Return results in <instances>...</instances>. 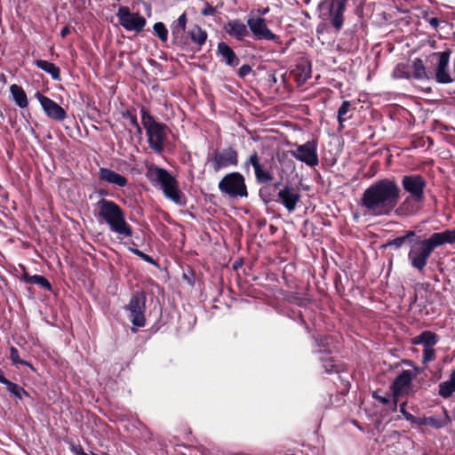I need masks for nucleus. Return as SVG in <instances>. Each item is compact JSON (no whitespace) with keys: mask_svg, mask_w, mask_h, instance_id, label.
<instances>
[{"mask_svg":"<svg viewBox=\"0 0 455 455\" xmlns=\"http://www.w3.org/2000/svg\"><path fill=\"white\" fill-rule=\"evenodd\" d=\"M451 50L443 44L441 51L428 53V63L435 73V79L439 84H450L454 81L449 70Z\"/></svg>","mask_w":455,"mask_h":455,"instance_id":"obj_6","label":"nucleus"},{"mask_svg":"<svg viewBox=\"0 0 455 455\" xmlns=\"http://www.w3.org/2000/svg\"><path fill=\"white\" fill-rule=\"evenodd\" d=\"M226 32L238 40L248 35L246 25L238 20L229 21L225 27Z\"/></svg>","mask_w":455,"mask_h":455,"instance_id":"obj_22","label":"nucleus"},{"mask_svg":"<svg viewBox=\"0 0 455 455\" xmlns=\"http://www.w3.org/2000/svg\"><path fill=\"white\" fill-rule=\"evenodd\" d=\"M455 392V371L451 374L450 379L439 385V395L447 398Z\"/></svg>","mask_w":455,"mask_h":455,"instance_id":"obj_26","label":"nucleus"},{"mask_svg":"<svg viewBox=\"0 0 455 455\" xmlns=\"http://www.w3.org/2000/svg\"><path fill=\"white\" fill-rule=\"evenodd\" d=\"M405 243L411 244L409 259L411 265L422 270L427 262V237L425 235H417L415 231H409L405 235L397 237L388 243L395 248H400Z\"/></svg>","mask_w":455,"mask_h":455,"instance_id":"obj_4","label":"nucleus"},{"mask_svg":"<svg viewBox=\"0 0 455 455\" xmlns=\"http://www.w3.org/2000/svg\"><path fill=\"white\" fill-rule=\"evenodd\" d=\"M347 0H332L330 7L331 22L339 30L343 26V14Z\"/></svg>","mask_w":455,"mask_h":455,"instance_id":"obj_19","label":"nucleus"},{"mask_svg":"<svg viewBox=\"0 0 455 455\" xmlns=\"http://www.w3.org/2000/svg\"><path fill=\"white\" fill-rule=\"evenodd\" d=\"M147 178L155 186H160L164 196L178 205H185L186 199L179 189V183L165 169L150 166L147 170Z\"/></svg>","mask_w":455,"mask_h":455,"instance_id":"obj_3","label":"nucleus"},{"mask_svg":"<svg viewBox=\"0 0 455 455\" xmlns=\"http://www.w3.org/2000/svg\"><path fill=\"white\" fill-rule=\"evenodd\" d=\"M427 141H428V148H429L433 144V140L430 137H428Z\"/></svg>","mask_w":455,"mask_h":455,"instance_id":"obj_53","label":"nucleus"},{"mask_svg":"<svg viewBox=\"0 0 455 455\" xmlns=\"http://www.w3.org/2000/svg\"><path fill=\"white\" fill-rule=\"evenodd\" d=\"M430 164H432V161L428 159L427 164L429 165Z\"/></svg>","mask_w":455,"mask_h":455,"instance_id":"obj_58","label":"nucleus"},{"mask_svg":"<svg viewBox=\"0 0 455 455\" xmlns=\"http://www.w3.org/2000/svg\"><path fill=\"white\" fill-rule=\"evenodd\" d=\"M423 292H424V286H423V284H417L416 288H415L416 298H418L419 296L423 298Z\"/></svg>","mask_w":455,"mask_h":455,"instance_id":"obj_45","label":"nucleus"},{"mask_svg":"<svg viewBox=\"0 0 455 455\" xmlns=\"http://www.w3.org/2000/svg\"><path fill=\"white\" fill-rule=\"evenodd\" d=\"M404 407H405V403H402L401 405H400V411L403 414H405V411H404Z\"/></svg>","mask_w":455,"mask_h":455,"instance_id":"obj_52","label":"nucleus"},{"mask_svg":"<svg viewBox=\"0 0 455 455\" xmlns=\"http://www.w3.org/2000/svg\"><path fill=\"white\" fill-rule=\"evenodd\" d=\"M438 340L439 337L435 333L428 331V347H433L438 342Z\"/></svg>","mask_w":455,"mask_h":455,"instance_id":"obj_41","label":"nucleus"},{"mask_svg":"<svg viewBox=\"0 0 455 455\" xmlns=\"http://www.w3.org/2000/svg\"><path fill=\"white\" fill-rule=\"evenodd\" d=\"M10 92L16 102V104L21 108H24L28 106V98L24 92V90L17 85V84H12L10 87Z\"/></svg>","mask_w":455,"mask_h":455,"instance_id":"obj_25","label":"nucleus"},{"mask_svg":"<svg viewBox=\"0 0 455 455\" xmlns=\"http://www.w3.org/2000/svg\"><path fill=\"white\" fill-rule=\"evenodd\" d=\"M216 12L214 7L210 4H206V6L202 10V14L204 16L213 15Z\"/></svg>","mask_w":455,"mask_h":455,"instance_id":"obj_42","label":"nucleus"},{"mask_svg":"<svg viewBox=\"0 0 455 455\" xmlns=\"http://www.w3.org/2000/svg\"><path fill=\"white\" fill-rule=\"evenodd\" d=\"M431 200L433 202L434 204H436V198L433 196H430V198H428V201ZM430 207V203L428 202V208Z\"/></svg>","mask_w":455,"mask_h":455,"instance_id":"obj_50","label":"nucleus"},{"mask_svg":"<svg viewBox=\"0 0 455 455\" xmlns=\"http://www.w3.org/2000/svg\"><path fill=\"white\" fill-rule=\"evenodd\" d=\"M132 251L140 257L143 260L154 264V259L148 254H145L143 251L138 250V249H132Z\"/></svg>","mask_w":455,"mask_h":455,"instance_id":"obj_39","label":"nucleus"},{"mask_svg":"<svg viewBox=\"0 0 455 455\" xmlns=\"http://www.w3.org/2000/svg\"><path fill=\"white\" fill-rule=\"evenodd\" d=\"M455 243V228L434 233L428 237V256L435 248Z\"/></svg>","mask_w":455,"mask_h":455,"instance_id":"obj_18","label":"nucleus"},{"mask_svg":"<svg viewBox=\"0 0 455 455\" xmlns=\"http://www.w3.org/2000/svg\"><path fill=\"white\" fill-rule=\"evenodd\" d=\"M310 0H304L306 4H308Z\"/></svg>","mask_w":455,"mask_h":455,"instance_id":"obj_57","label":"nucleus"},{"mask_svg":"<svg viewBox=\"0 0 455 455\" xmlns=\"http://www.w3.org/2000/svg\"><path fill=\"white\" fill-rule=\"evenodd\" d=\"M142 124L146 130L149 147L156 153H161L169 132L168 127L155 120L148 111L141 108Z\"/></svg>","mask_w":455,"mask_h":455,"instance_id":"obj_5","label":"nucleus"},{"mask_svg":"<svg viewBox=\"0 0 455 455\" xmlns=\"http://www.w3.org/2000/svg\"><path fill=\"white\" fill-rule=\"evenodd\" d=\"M436 123H437L436 121H435V122L433 123V130H435V129H436V126H435V124H436Z\"/></svg>","mask_w":455,"mask_h":455,"instance_id":"obj_54","label":"nucleus"},{"mask_svg":"<svg viewBox=\"0 0 455 455\" xmlns=\"http://www.w3.org/2000/svg\"><path fill=\"white\" fill-rule=\"evenodd\" d=\"M4 385L7 391L19 400H21L23 395H28L27 391H25L20 386L10 381L9 379Z\"/></svg>","mask_w":455,"mask_h":455,"instance_id":"obj_31","label":"nucleus"},{"mask_svg":"<svg viewBox=\"0 0 455 455\" xmlns=\"http://www.w3.org/2000/svg\"><path fill=\"white\" fill-rule=\"evenodd\" d=\"M428 23L436 31H438L439 27H441V28H444L448 26V23L445 20L441 21L437 18H431L430 20H428Z\"/></svg>","mask_w":455,"mask_h":455,"instance_id":"obj_38","label":"nucleus"},{"mask_svg":"<svg viewBox=\"0 0 455 455\" xmlns=\"http://www.w3.org/2000/svg\"><path fill=\"white\" fill-rule=\"evenodd\" d=\"M116 17L119 24L127 31H134L135 33H140L146 24V19L139 12H132L130 8L127 6H121L117 12Z\"/></svg>","mask_w":455,"mask_h":455,"instance_id":"obj_11","label":"nucleus"},{"mask_svg":"<svg viewBox=\"0 0 455 455\" xmlns=\"http://www.w3.org/2000/svg\"><path fill=\"white\" fill-rule=\"evenodd\" d=\"M435 359V351L432 347H428V363Z\"/></svg>","mask_w":455,"mask_h":455,"instance_id":"obj_46","label":"nucleus"},{"mask_svg":"<svg viewBox=\"0 0 455 455\" xmlns=\"http://www.w3.org/2000/svg\"><path fill=\"white\" fill-rule=\"evenodd\" d=\"M146 299L145 291H137L132 294L129 304L125 306V309L130 313L131 322L134 326L143 327L146 324Z\"/></svg>","mask_w":455,"mask_h":455,"instance_id":"obj_9","label":"nucleus"},{"mask_svg":"<svg viewBox=\"0 0 455 455\" xmlns=\"http://www.w3.org/2000/svg\"><path fill=\"white\" fill-rule=\"evenodd\" d=\"M212 170L217 172L228 166H235L238 164L237 151L229 147L221 150H215L208 160Z\"/></svg>","mask_w":455,"mask_h":455,"instance_id":"obj_12","label":"nucleus"},{"mask_svg":"<svg viewBox=\"0 0 455 455\" xmlns=\"http://www.w3.org/2000/svg\"><path fill=\"white\" fill-rule=\"evenodd\" d=\"M218 52L225 60L227 65L234 67L238 64V58L234 51L227 44L221 42L218 44Z\"/></svg>","mask_w":455,"mask_h":455,"instance_id":"obj_23","label":"nucleus"},{"mask_svg":"<svg viewBox=\"0 0 455 455\" xmlns=\"http://www.w3.org/2000/svg\"><path fill=\"white\" fill-rule=\"evenodd\" d=\"M399 198L400 188L395 180L383 179L364 190L361 204L372 215H387L395 209Z\"/></svg>","mask_w":455,"mask_h":455,"instance_id":"obj_1","label":"nucleus"},{"mask_svg":"<svg viewBox=\"0 0 455 455\" xmlns=\"http://www.w3.org/2000/svg\"><path fill=\"white\" fill-rule=\"evenodd\" d=\"M401 183L409 196L404 200L400 210L407 207L411 202L420 203L424 200L426 180L422 176L419 174L405 175L402 178Z\"/></svg>","mask_w":455,"mask_h":455,"instance_id":"obj_7","label":"nucleus"},{"mask_svg":"<svg viewBox=\"0 0 455 455\" xmlns=\"http://www.w3.org/2000/svg\"><path fill=\"white\" fill-rule=\"evenodd\" d=\"M454 37H455V31H454Z\"/></svg>","mask_w":455,"mask_h":455,"instance_id":"obj_59","label":"nucleus"},{"mask_svg":"<svg viewBox=\"0 0 455 455\" xmlns=\"http://www.w3.org/2000/svg\"><path fill=\"white\" fill-rule=\"evenodd\" d=\"M427 44L430 45L431 48L438 49L439 47L436 45V42L435 40H431L428 38Z\"/></svg>","mask_w":455,"mask_h":455,"instance_id":"obj_49","label":"nucleus"},{"mask_svg":"<svg viewBox=\"0 0 455 455\" xmlns=\"http://www.w3.org/2000/svg\"><path fill=\"white\" fill-rule=\"evenodd\" d=\"M443 303V297L440 291V289H435L434 287V291H428V304H434L431 307V311L433 314H436L438 309L436 306H442Z\"/></svg>","mask_w":455,"mask_h":455,"instance_id":"obj_29","label":"nucleus"},{"mask_svg":"<svg viewBox=\"0 0 455 455\" xmlns=\"http://www.w3.org/2000/svg\"><path fill=\"white\" fill-rule=\"evenodd\" d=\"M32 275H29L28 274H25L24 275V280L26 281V283H31V282L29 281V278L31 277Z\"/></svg>","mask_w":455,"mask_h":455,"instance_id":"obj_51","label":"nucleus"},{"mask_svg":"<svg viewBox=\"0 0 455 455\" xmlns=\"http://www.w3.org/2000/svg\"><path fill=\"white\" fill-rule=\"evenodd\" d=\"M414 344H421L423 346L422 350V362L427 363V331H422L419 336L413 339Z\"/></svg>","mask_w":455,"mask_h":455,"instance_id":"obj_33","label":"nucleus"},{"mask_svg":"<svg viewBox=\"0 0 455 455\" xmlns=\"http://www.w3.org/2000/svg\"><path fill=\"white\" fill-rule=\"evenodd\" d=\"M80 455H88V454H87V453H85V452H84V451L81 450Z\"/></svg>","mask_w":455,"mask_h":455,"instance_id":"obj_56","label":"nucleus"},{"mask_svg":"<svg viewBox=\"0 0 455 455\" xmlns=\"http://www.w3.org/2000/svg\"><path fill=\"white\" fill-rule=\"evenodd\" d=\"M130 122H131V124L133 125L139 133H141V128L140 127L139 124H138V121H137V118L135 116H130Z\"/></svg>","mask_w":455,"mask_h":455,"instance_id":"obj_44","label":"nucleus"},{"mask_svg":"<svg viewBox=\"0 0 455 455\" xmlns=\"http://www.w3.org/2000/svg\"><path fill=\"white\" fill-rule=\"evenodd\" d=\"M36 98L49 118L56 121H63L67 117L65 109L50 98L39 92L36 93Z\"/></svg>","mask_w":455,"mask_h":455,"instance_id":"obj_14","label":"nucleus"},{"mask_svg":"<svg viewBox=\"0 0 455 455\" xmlns=\"http://www.w3.org/2000/svg\"><path fill=\"white\" fill-rule=\"evenodd\" d=\"M291 155L311 167L317 165L319 163L316 153V143L314 140L298 146L296 150L291 151Z\"/></svg>","mask_w":455,"mask_h":455,"instance_id":"obj_13","label":"nucleus"},{"mask_svg":"<svg viewBox=\"0 0 455 455\" xmlns=\"http://www.w3.org/2000/svg\"><path fill=\"white\" fill-rule=\"evenodd\" d=\"M188 35L192 42L196 44L198 46H202L207 39V33L197 25H195L189 30Z\"/></svg>","mask_w":455,"mask_h":455,"instance_id":"obj_28","label":"nucleus"},{"mask_svg":"<svg viewBox=\"0 0 455 455\" xmlns=\"http://www.w3.org/2000/svg\"><path fill=\"white\" fill-rule=\"evenodd\" d=\"M247 164L252 165L255 172V178L258 183L267 184L274 180L273 173L263 168V165L260 163V159L257 152H253L250 156Z\"/></svg>","mask_w":455,"mask_h":455,"instance_id":"obj_17","label":"nucleus"},{"mask_svg":"<svg viewBox=\"0 0 455 455\" xmlns=\"http://www.w3.org/2000/svg\"><path fill=\"white\" fill-rule=\"evenodd\" d=\"M95 216L108 224L110 229L124 236H132V230L127 224L121 207L113 201L100 199L96 204Z\"/></svg>","mask_w":455,"mask_h":455,"instance_id":"obj_2","label":"nucleus"},{"mask_svg":"<svg viewBox=\"0 0 455 455\" xmlns=\"http://www.w3.org/2000/svg\"><path fill=\"white\" fill-rule=\"evenodd\" d=\"M29 281L31 282V283H36L48 291H51V289H52V286H51L49 281L42 275H32L29 278Z\"/></svg>","mask_w":455,"mask_h":455,"instance_id":"obj_36","label":"nucleus"},{"mask_svg":"<svg viewBox=\"0 0 455 455\" xmlns=\"http://www.w3.org/2000/svg\"><path fill=\"white\" fill-rule=\"evenodd\" d=\"M351 103L348 100L342 102L341 106L338 110V121L340 127H343V122L346 120L345 116L349 112Z\"/></svg>","mask_w":455,"mask_h":455,"instance_id":"obj_32","label":"nucleus"},{"mask_svg":"<svg viewBox=\"0 0 455 455\" xmlns=\"http://www.w3.org/2000/svg\"><path fill=\"white\" fill-rule=\"evenodd\" d=\"M280 185H281V182H277V183L275 184V187L278 188Z\"/></svg>","mask_w":455,"mask_h":455,"instance_id":"obj_55","label":"nucleus"},{"mask_svg":"<svg viewBox=\"0 0 455 455\" xmlns=\"http://www.w3.org/2000/svg\"><path fill=\"white\" fill-rule=\"evenodd\" d=\"M187 22H188L187 14L184 12L171 26L173 42L177 44H186L185 31H186Z\"/></svg>","mask_w":455,"mask_h":455,"instance_id":"obj_20","label":"nucleus"},{"mask_svg":"<svg viewBox=\"0 0 455 455\" xmlns=\"http://www.w3.org/2000/svg\"><path fill=\"white\" fill-rule=\"evenodd\" d=\"M10 357L13 363V364H28L27 362L21 360L20 358V355H19V352H18V349L15 348L14 347H11V350H10Z\"/></svg>","mask_w":455,"mask_h":455,"instance_id":"obj_37","label":"nucleus"},{"mask_svg":"<svg viewBox=\"0 0 455 455\" xmlns=\"http://www.w3.org/2000/svg\"><path fill=\"white\" fill-rule=\"evenodd\" d=\"M35 64L38 68L50 74L54 80H60V68L53 63L43 60H37Z\"/></svg>","mask_w":455,"mask_h":455,"instance_id":"obj_24","label":"nucleus"},{"mask_svg":"<svg viewBox=\"0 0 455 455\" xmlns=\"http://www.w3.org/2000/svg\"><path fill=\"white\" fill-rule=\"evenodd\" d=\"M410 68H411L404 64H398L393 72V76L395 78L411 77V73Z\"/></svg>","mask_w":455,"mask_h":455,"instance_id":"obj_34","label":"nucleus"},{"mask_svg":"<svg viewBox=\"0 0 455 455\" xmlns=\"http://www.w3.org/2000/svg\"><path fill=\"white\" fill-rule=\"evenodd\" d=\"M251 72V68L250 65H243L239 70H238V75L240 77H244L246 76L247 75H249L250 73Z\"/></svg>","mask_w":455,"mask_h":455,"instance_id":"obj_40","label":"nucleus"},{"mask_svg":"<svg viewBox=\"0 0 455 455\" xmlns=\"http://www.w3.org/2000/svg\"><path fill=\"white\" fill-rule=\"evenodd\" d=\"M373 397L383 404H387L390 402L388 397L379 395L378 392L373 393Z\"/></svg>","mask_w":455,"mask_h":455,"instance_id":"obj_43","label":"nucleus"},{"mask_svg":"<svg viewBox=\"0 0 455 455\" xmlns=\"http://www.w3.org/2000/svg\"><path fill=\"white\" fill-rule=\"evenodd\" d=\"M419 371L415 368L413 370L403 371L394 380L390 386V391L392 394V409L396 411L397 403L400 396L408 393L411 383L413 378L417 376Z\"/></svg>","mask_w":455,"mask_h":455,"instance_id":"obj_10","label":"nucleus"},{"mask_svg":"<svg viewBox=\"0 0 455 455\" xmlns=\"http://www.w3.org/2000/svg\"><path fill=\"white\" fill-rule=\"evenodd\" d=\"M278 201L286 208L289 212H292L300 201L299 190L291 186H284L277 194Z\"/></svg>","mask_w":455,"mask_h":455,"instance_id":"obj_15","label":"nucleus"},{"mask_svg":"<svg viewBox=\"0 0 455 455\" xmlns=\"http://www.w3.org/2000/svg\"><path fill=\"white\" fill-rule=\"evenodd\" d=\"M429 279H433L435 283H439V286H441V287H442V284L440 283V281H439V279L437 278L436 275H434V276H433V277H432V276H430V275H428V280H429ZM430 284H431V283H430V282L428 281L427 286L429 287V286H430Z\"/></svg>","mask_w":455,"mask_h":455,"instance_id":"obj_48","label":"nucleus"},{"mask_svg":"<svg viewBox=\"0 0 455 455\" xmlns=\"http://www.w3.org/2000/svg\"><path fill=\"white\" fill-rule=\"evenodd\" d=\"M154 31L162 42H166L168 37V30L163 22L154 24Z\"/></svg>","mask_w":455,"mask_h":455,"instance_id":"obj_35","label":"nucleus"},{"mask_svg":"<svg viewBox=\"0 0 455 455\" xmlns=\"http://www.w3.org/2000/svg\"><path fill=\"white\" fill-rule=\"evenodd\" d=\"M247 24L251 31L258 39H265L270 41H275L277 39V36L267 28L263 18L249 19Z\"/></svg>","mask_w":455,"mask_h":455,"instance_id":"obj_16","label":"nucleus"},{"mask_svg":"<svg viewBox=\"0 0 455 455\" xmlns=\"http://www.w3.org/2000/svg\"><path fill=\"white\" fill-rule=\"evenodd\" d=\"M70 32V29L68 26H65L64 28H62L61 31H60V36L61 37H65L67 36Z\"/></svg>","mask_w":455,"mask_h":455,"instance_id":"obj_47","label":"nucleus"},{"mask_svg":"<svg viewBox=\"0 0 455 455\" xmlns=\"http://www.w3.org/2000/svg\"><path fill=\"white\" fill-rule=\"evenodd\" d=\"M411 76L419 79L423 78L427 72L423 61L420 59H416L411 67Z\"/></svg>","mask_w":455,"mask_h":455,"instance_id":"obj_30","label":"nucleus"},{"mask_svg":"<svg viewBox=\"0 0 455 455\" xmlns=\"http://www.w3.org/2000/svg\"><path fill=\"white\" fill-rule=\"evenodd\" d=\"M442 416H431L428 417V426L435 428H441L447 426L451 422V419L447 413V411L443 409Z\"/></svg>","mask_w":455,"mask_h":455,"instance_id":"obj_27","label":"nucleus"},{"mask_svg":"<svg viewBox=\"0 0 455 455\" xmlns=\"http://www.w3.org/2000/svg\"><path fill=\"white\" fill-rule=\"evenodd\" d=\"M218 188L221 193L232 198L248 196L244 177L239 172L226 174L219 182Z\"/></svg>","mask_w":455,"mask_h":455,"instance_id":"obj_8","label":"nucleus"},{"mask_svg":"<svg viewBox=\"0 0 455 455\" xmlns=\"http://www.w3.org/2000/svg\"><path fill=\"white\" fill-rule=\"evenodd\" d=\"M99 179L101 181L116 185L118 187H125L127 180L124 176L108 168H100L99 171Z\"/></svg>","mask_w":455,"mask_h":455,"instance_id":"obj_21","label":"nucleus"}]
</instances>
